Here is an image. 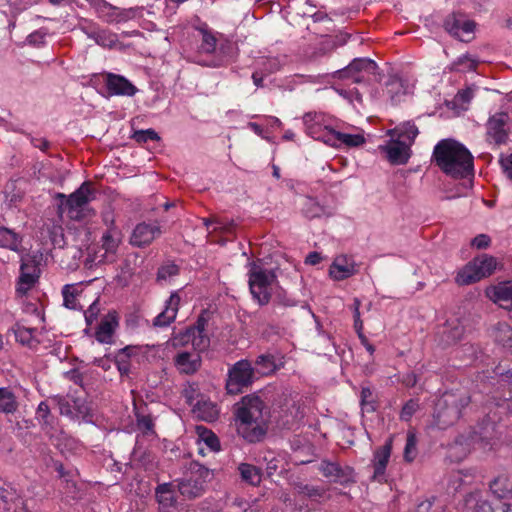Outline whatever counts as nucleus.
Wrapping results in <instances>:
<instances>
[{
  "label": "nucleus",
  "instance_id": "obj_63",
  "mask_svg": "<svg viewBox=\"0 0 512 512\" xmlns=\"http://www.w3.org/2000/svg\"><path fill=\"white\" fill-rule=\"evenodd\" d=\"M121 269L122 274L118 276L119 281H121L123 285H127L130 278L133 275L132 269L130 268V265L128 263H125Z\"/></svg>",
  "mask_w": 512,
  "mask_h": 512
},
{
  "label": "nucleus",
  "instance_id": "obj_42",
  "mask_svg": "<svg viewBox=\"0 0 512 512\" xmlns=\"http://www.w3.org/2000/svg\"><path fill=\"white\" fill-rule=\"evenodd\" d=\"M77 287L73 284H67L62 288L64 306L69 309L77 308Z\"/></svg>",
  "mask_w": 512,
  "mask_h": 512
},
{
  "label": "nucleus",
  "instance_id": "obj_47",
  "mask_svg": "<svg viewBox=\"0 0 512 512\" xmlns=\"http://www.w3.org/2000/svg\"><path fill=\"white\" fill-rule=\"evenodd\" d=\"M470 452V442L464 441L461 438L455 440L454 444L450 447V454L458 460L464 458Z\"/></svg>",
  "mask_w": 512,
  "mask_h": 512
},
{
  "label": "nucleus",
  "instance_id": "obj_64",
  "mask_svg": "<svg viewBox=\"0 0 512 512\" xmlns=\"http://www.w3.org/2000/svg\"><path fill=\"white\" fill-rule=\"evenodd\" d=\"M418 379L415 373L409 372L402 376L401 382L406 387H414L417 383Z\"/></svg>",
  "mask_w": 512,
  "mask_h": 512
},
{
  "label": "nucleus",
  "instance_id": "obj_46",
  "mask_svg": "<svg viewBox=\"0 0 512 512\" xmlns=\"http://www.w3.org/2000/svg\"><path fill=\"white\" fill-rule=\"evenodd\" d=\"M132 350V346H126L120 349L115 356V362L121 375H128L130 372V362L125 359V353Z\"/></svg>",
  "mask_w": 512,
  "mask_h": 512
},
{
  "label": "nucleus",
  "instance_id": "obj_55",
  "mask_svg": "<svg viewBox=\"0 0 512 512\" xmlns=\"http://www.w3.org/2000/svg\"><path fill=\"white\" fill-rule=\"evenodd\" d=\"M50 408L47 402L42 401L39 403L36 410V418L43 424L49 423Z\"/></svg>",
  "mask_w": 512,
  "mask_h": 512
},
{
  "label": "nucleus",
  "instance_id": "obj_3",
  "mask_svg": "<svg viewBox=\"0 0 512 512\" xmlns=\"http://www.w3.org/2000/svg\"><path fill=\"white\" fill-rule=\"evenodd\" d=\"M418 134L419 130L414 122H404L388 130L387 135L390 136V140L385 145H380L379 150L385 153L391 164H406L411 157V146Z\"/></svg>",
  "mask_w": 512,
  "mask_h": 512
},
{
  "label": "nucleus",
  "instance_id": "obj_39",
  "mask_svg": "<svg viewBox=\"0 0 512 512\" xmlns=\"http://www.w3.org/2000/svg\"><path fill=\"white\" fill-rule=\"evenodd\" d=\"M494 338L503 347H512V328L505 322L498 323L494 328Z\"/></svg>",
  "mask_w": 512,
  "mask_h": 512
},
{
  "label": "nucleus",
  "instance_id": "obj_31",
  "mask_svg": "<svg viewBox=\"0 0 512 512\" xmlns=\"http://www.w3.org/2000/svg\"><path fill=\"white\" fill-rule=\"evenodd\" d=\"M101 241H102V249L105 250V253L102 254L99 259H98V256H95V258L92 261L96 262V264L103 263L105 261L106 254H114L116 252L117 247L120 242V239L118 237L117 231L110 229V230H107L102 235Z\"/></svg>",
  "mask_w": 512,
  "mask_h": 512
},
{
  "label": "nucleus",
  "instance_id": "obj_59",
  "mask_svg": "<svg viewBox=\"0 0 512 512\" xmlns=\"http://www.w3.org/2000/svg\"><path fill=\"white\" fill-rule=\"evenodd\" d=\"M99 313V308L97 307L96 302L91 304L89 308L85 311V320L87 325H92L93 322L97 319Z\"/></svg>",
  "mask_w": 512,
  "mask_h": 512
},
{
  "label": "nucleus",
  "instance_id": "obj_7",
  "mask_svg": "<svg viewBox=\"0 0 512 512\" xmlns=\"http://www.w3.org/2000/svg\"><path fill=\"white\" fill-rule=\"evenodd\" d=\"M211 478L212 473L208 468L198 462H192L184 477L178 481V490L189 499L200 497Z\"/></svg>",
  "mask_w": 512,
  "mask_h": 512
},
{
  "label": "nucleus",
  "instance_id": "obj_36",
  "mask_svg": "<svg viewBox=\"0 0 512 512\" xmlns=\"http://www.w3.org/2000/svg\"><path fill=\"white\" fill-rule=\"evenodd\" d=\"M11 331L14 333L16 341H18L22 345L32 347L33 345L38 343V341L35 339L34 334L36 329L34 328H27L21 323L17 322L12 326Z\"/></svg>",
  "mask_w": 512,
  "mask_h": 512
},
{
  "label": "nucleus",
  "instance_id": "obj_60",
  "mask_svg": "<svg viewBox=\"0 0 512 512\" xmlns=\"http://www.w3.org/2000/svg\"><path fill=\"white\" fill-rule=\"evenodd\" d=\"M207 325V320L203 317H199L198 320L196 321L195 325L193 326H189L190 329H193V333L196 335V336H208L205 332V327Z\"/></svg>",
  "mask_w": 512,
  "mask_h": 512
},
{
  "label": "nucleus",
  "instance_id": "obj_52",
  "mask_svg": "<svg viewBox=\"0 0 512 512\" xmlns=\"http://www.w3.org/2000/svg\"><path fill=\"white\" fill-rule=\"evenodd\" d=\"M179 272V268L177 265L173 263H169L166 265H163L159 268L157 273V279L158 280H166L169 277L177 275Z\"/></svg>",
  "mask_w": 512,
  "mask_h": 512
},
{
  "label": "nucleus",
  "instance_id": "obj_54",
  "mask_svg": "<svg viewBox=\"0 0 512 512\" xmlns=\"http://www.w3.org/2000/svg\"><path fill=\"white\" fill-rule=\"evenodd\" d=\"M475 512H507V506L506 504H501L500 507L494 508L487 501H479L476 504Z\"/></svg>",
  "mask_w": 512,
  "mask_h": 512
},
{
  "label": "nucleus",
  "instance_id": "obj_48",
  "mask_svg": "<svg viewBox=\"0 0 512 512\" xmlns=\"http://www.w3.org/2000/svg\"><path fill=\"white\" fill-rule=\"evenodd\" d=\"M479 64V61L473 57H471L469 54H465L460 56L455 62L454 66L457 67H463L459 68L458 70H461L463 72L466 71H475L477 66Z\"/></svg>",
  "mask_w": 512,
  "mask_h": 512
},
{
  "label": "nucleus",
  "instance_id": "obj_29",
  "mask_svg": "<svg viewBox=\"0 0 512 512\" xmlns=\"http://www.w3.org/2000/svg\"><path fill=\"white\" fill-rule=\"evenodd\" d=\"M175 366L184 374H193L201 366V357L197 353L181 352L175 357Z\"/></svg>",
  "mask_w": 512,
  "mask_h": 512
},
{
  "label": "nucleus",
  "instance_id": "obj_26",
  "mask_svg": "<svg viewBox=\"0 0 512 512\" xmlns=\"http://www.w3.org/2000/svg\"><path fill=\"white\" fill-rule=\"evenodd\" d=\"M302 214L308 219L330 217L333 215L331 206L320 203L316 198L306 196L302 203Z\"/></svg>",
  "mask_w": 512,
  "mask_h": 512
},
{
  "label": "nucleus",
  "instance_id": "obj_44",
  "mask_svg": "<svg viewBox=\"0 0 512 512\" xmlns=\"http://www.w3.org/2000/svg\"><path fill=\"white\" fill-rule=\"evenodd\" d=\"M296 490L298 495L308 497L313 500L321 498L325 493V490L322 487L308 484H298L296 486Z\"/></svg>",
  "mask_w": 512,
  "mask_h": 512
},
{
  "label": "nucleus",
  "instance_id": "obj_45",
  "mask_svg": "<svg viewBox=\"0 0 512 512\" xmlns=\"http://www.w3.org/2000/svg\"><path fill=\"white\" fill-rule=\"evenodd\" d=\"M256 365L260 367L261 373L266 375L276 370L274 356L271 354H262L256 358Z\"/></svg>",
  "mask_w": 512,
  "mask_h": 512
},
{
  "label": "nucleus",
  "instance_id": "obj_10",
  "mask_svg": "<svg viewBox=\"0 0 512 512\" xmlns=\"http://www.w3.org/2000/svg\"><path fill=\"white\" fill-rule=\"evenodd\" d=\"M60 413L71 418H85L90 413V407L82 390L69 391L66 396L57 395L53 398Z\"/></svg>",
  "mask_w": 512,
  "mask_h": 512
},
{
  "label": "nucleus",
  "instance_id": "obj_61",
  "mask_svg": "<svg viewBox=\"0 0 512 512\" xmlns=\"http://www.w3.org/2000/svg\"><path fill=\"white\" fill-rule=\"evenodd\" d=\"M12 494L3 487H0V509L9 511L11 509V503L9 498Z\"/></svg>",
  "mask_w": 512,
  "mask_h": 512
},
{
  "label": "nucleus",
  "instance_id": "obj_15",
  "mask_svg": "<svg viewBox=\"0 0 512 512\" xmlns=\"http://www.w3.org/2000/svg\"><path fill=\"white\" fill-rule=\"evenodd\" d=\"M508 121L507 113H496L491 116L487 122V139L497 145H501L508 140Z\"/></svg>",
  "mask_w": 512,
  "mask_h": 512
},
{
  "label": "nucleus",
  "instance_id": "obj_58",
  "mask_svg": "<svg viewBox=\"0 0 512 512\" xmlns=\"http://www.w3.org/2000/svg\"><path fill=\"white\" fill-rule=\"evenodd\" d=\"M491 239L486 234L477 235L471 242L472 246L478 249H485L490 245Z\"/></svg>",
  "mask_w": 512,
  "mask_h": 512
},
{
  "label": "nucleus",
  "instance_id": "obj_35",
  "mask_svg": "<svg viewBox=\"0 0 512 512\" xmlns=\"http://www.w3.org/2000/svg\"><path fill=\"white\" fill-rule=\"evenodd\" d=\"M155 495L157 502L162 508L171 507L176 503L175 491L170 483L158 485Z\"/></svg>",
  "mask_w": 512,
  "mask_h": 512
},
{
  "label": "nucleus",
  "instance_id": "obj_16",
  "mask_svg": "<svg viewBox=\"0 0 512 512\" xmlns=\"http://www.w3.org/2000/svg\"><path fill=\"white\" fill-rule=\"evenodd\" d=\"M359 271V266L351 256H336L330 265L329 275L336 281L345 280Z\"/></svg>",
  "mask_w": 512,
  "mask_h": 512
},
{
  "label": "nucleus",
  "instance_id": "obj_32",
  "mask_svg": "<svg viewBox=\"0 0 512 512\" xmlns=\"http://www.w3.org/2000/svg\"><path fill=\"white\" fill-rule=\"evenodd\" d=\"M22 245V237L13 229L0 227V247L14 252H19Z\"/></svg>",
  "mask_w": 512,
  "mask_h": 512
},
{
  "label": "nucleus",
  "instance_id": "obj_50",
  "mask_svg": "<svg viewBox=\"0 0 512 512\" xmlns=\"http://www.w3.org/2000/svg\"><path fill=\"white\" fill-rule=\"evenodd\" d=\"M132 139L138 143H147L148 141H159L160 137L153 129L135 131Z\"/></svg>",
  "mask_w": 512,
  "mask_h": 512
},
{
  "label": "nucleus",
  "instance_id": "obj_12",
  "mask_svg": "<svg viewBox=\"0 0 512 512\" xmlns=\"http://www.w3.org/2000/svg\"><path fill=\"white\" fill-rule=\"evenodd\" d=\"M95 10L98 17L107 23H120L128 21L136 16V8L122 9L106 0H86Z\"/></svg>",
  "mask_w": 512,
  "mask_h": 512
},
{
  "label": "nucleus",
  "instance_id": "obj_8",
  "mask_svg": "<svg viewBox=\"0 0 512 512\" xmlns=\"http://www.w3.org/2000/svg\"><path fill=\"white\" fill-rule=\"evenodd\" d=\"M496 268V258L487 254H482L475 257L458 272L456 282L459 285H469L478 282L481 279L490 276Z\"/></svg>",
  "mask_w": 512,
  "mask_h": 512
},
{
  "label": "nucleus",
  "instance_id": "obj_1",
  "mask_svg": "<svg viewBox=\"0 0 512 512\" xmlns=\"http://www.w3.org/2000/svg\"><path fill=\"white\" fill-rule=\"evenodd\" d=\"M233 414L239 436L249 443L264 439L268 430V408L259 396L251 394L242 397L234 405Z\"/></svg>",
  "mask_w": 512,
  "mask_h": 512
},
{
  "label": "nucleus",
  "instance_id": "obj_24",
  "mask_svg": "<svg viewBox=\"0 0 512 512\" xmlns=\"http://www.w3.org/2000/svg\"><path fill=\"white\" fill-rule=\"evenodd\" d=\"M119 326V317L116 311L108 312L100 321L95 332V338L103 344H110L116 328Z\"/></svg>",
  "mask_w": 512,
  "mask_h": 512
},
{
  "label": "nucleus",
  "instance_id": "obj_49",
  "mask_svg": "<svg viewBox=\"0 0 512 512\" xmlns=\"http://www.w3.org/2000/svg\"><path fill=\"white\" fill-rule=\"evenodd\" d=\"M361 408L362 411L371 413L376 410V405L372 399V391L368 387H363L361 390Z\"/></svg>",
  "mask_w": 512,
  "mask_h": 512
},
{
  "label": "nucleus",
  "instance_id": "obj_38",
  "mask_svg": "<svg viewBox=\"0 0 512 512\" xmlns=\"http://www.w3.org/2000/svg\"><path fill=\"white\" fill-rule=\"evenodd\" d=\"M238 471L242 480L251 485H258L261 482V470L252 464L241 463Z\"/></svg>",
  "mask_w": 512,
  "mask_h": 512
},
{
  "label": "nucleus",
  "instance_id": "obj_9",
  "mask_svg": "<svg viewBox=\"0 0 512 512\" xmlns=\"http://www.w3.org/2000/svg\"><path fill=\"white\" fill-rule=\"evenodd\" d=\"M255 379V370L250 361L242 359L233 364L228 370L226 390L229 394H239L249 387Z\"/></svg>",
  "mask_w": 512,
  "mask_h": 512
},
{
  "label": "nucleus",
  "instance_id": "obj_19",
  "mask_svg": "<svg viewBox=\"0 0 512 512\" xmlns=\"http://www.w3.org/2000/svg\"><path fill=\"white\" fill-rule=\"evenodd\" d=\"M319 471L324 477L336 483H347L353 481L354 470L349 466L342 467L336 462L322 460Z\"/></svg>",
  "mask_w": 512,
  "mask_h": 512
},
{
  "label": "nucleus",
  "instance_id": "obj_40",
  "mask_svg": "<svg viewBox=\"0 0 512 512\" xmlns=\"http://www.w3.org/2000/svg\"><path fill=\"white\" fill-rule=\"evenodd\" d=\"M200 32L202 33L200 51L206 54H212L216 50V36L207 28H201Z\"/></svg>",
  "mask_w": 512,
  "mask_h": 512
},
{
  "label": "nucleus",
  "instance_id": "obj_25",
  "mask_svg": "<svg viewBox=\"0 0 512 512\" xmlns=\"http://www.w3.org/2000/svg\"><path fill=\"white\" fill-rule=\"evenodd\" d=\"M179 304L180 296L177 292L172 293L166 301L165 309L154 318L153 325L155 327H166L170 325L176 318Z\"/></svg>",
  "mask_w": 512,
  "mask_h": 512
},
{
  "label": "nucleus",
  "instance_id": "obj_20",
  "mask_svg": "<svg viewBox=\"0 0 512 512\" xmlns=\"http://www.w3.org/2000/svg\"><path fill=\"white\" fill-rule=\"evenodd\" d=\"M485 295L494 303L502 308L512 307V281H501L495 285H490L485 290Z\"/></svg>",
  "mask_w": 512,
  "mask_h": 512
},
{
  "label": "nucleus",
  "instance_id": "obj_14",
  "mask_svg": "<svg viewBox=\"0 0 512 512\" xmlns=\"http://www.w3.org/2000/svg\"><path fill=\"white\" fill-rule=\"evenodd\" d=\"M464 333V325L459 319L454 318L447 320L437 329L436 339L439 345L446 348L460 341L463 338Z\"/></svg>",
  "mask_w": 512,
  "mask_h": 512
},
{
  "label": "nucleus",
  "instance_id": "obj_53",
  "mask_svg": "<svg viewBox=\"0 0 512 512\" xmlns=\"http://www.w3.org/2000/svg\"><path fill=\"white\" fill-rule=\"evenodd\" d=\"M205 444L210 448L211 451H219L220 450V441L218 437L211 431H204L201 435Z\"/></svg>",
  "mask_w": 512,
  "mask_h": 512
},
{
  "label": "nucleus",
  "instance_id": "obj_2",
  "mask_svg": "<svg viewBox=\"0 0 512 512\" xmlns=\"http://www.w3.org/2000/svg\"><path fill=\"white\" fill-rule=\"evenodd\" d=\"M433 159L443 173L455 179H468L471 185L473 156L464 145L451 139L441 140L434 147Z\"/></svg>",
  "mask_w": 512,
  "mask_h": 512
},
{
  "label": "nucleus",
  "instance_id": "obj_57",
  "mask_svg": "<svg viewBox=\"0 0 512 512\" xmlns=\"http://www.w3.org/2000/svg\"><path fill=\"white\" fill-rule=\"evenodd\" d=\"M280 287L274 292L275 298L274 303L284 307H291L295 305V301L287 296L286 292L281 290Z\"/></svg>",
  "mask_w": 512,
  "mask_h": 512
},
{
  "label": "nucleus",
  "instance_id": "obj_43",
  "mask_svg": "<svg viewBox=\"0 0 512 512\" xmlns=\"http://www.w3.org/2000/svg\"><path fill=\"white\" fill-rule=\"evenodd\" d=\"M418 454L417 438L412 431H408L406 437V444L404 448V459L407 462H412Z\"/></svg>",
  "mask_w": 512,
  "mask_h": 512
},
{
  "label": "nucleus",
  "instance_id": "obj_22",
  "mask_svg": "<svg viewBox=\"0 0 512 512\" xmlns=\"http://www.w3.org/2000/svg\"><path fill=\"white\" fill-rule=\"evenodd\" d=\"M193 329L187 327L184 331H180L175 334L171 339L170 343L173 347H183L191 343L193 348L198 351H204L210 344L208 336H196L193 333Z\"/></svg>",
  "mask_w": 512,
  "mask_h": 512
},
{
  "label": "nucleus",
  "instance_id": "obj_28",
  "mask_svg": "<svg viewBox=\"0 0 512 512\" xmlns=\"http://www.w3.org/2000/svg\"><path fill=\"white\" fill-rule=\"evenodd\" d=\"M330 136V139H328V145L336 148L359 147L365 143V138L361 134H349L333 130V133Z\"/></svg>",
  "mask_w": 512,
  "mask_h": 512
},
{
  "label": "nucleus",
  "instance_id": "obj_51",
  "mask_svg": "<svg viewBox=\"0 0 512 512\" xmlns=\"http://www.w3.org/2000/svg\"><path fill=\"white\" fill-rule=\"evenodd\" d=\"M418 408H419L418 401L415 399H410L402 407V410L400 412V419L402 421H406V422L410 421V419L415 414V412L418 410Z\"/></svg>",
  "mask_w": 512,
  "mask_h": 512
},
{
  "label": "nucleus",
  "instance_id": "obj_4",
  "mask_svg": "<svg viewBox=\"0 0 512 512\" xmlns=\"http://www.w3.org/2000/svg\"><path fill=\"white\" fill-rule=\"evenodd\" d=\"M471 403L466 391L455 390L444 392L435 402L433 411L434 425L439 429H447L464 415Z\"/></svg>",
  "mask_w": 512,
  "mask_h": 512
},
{
  "label": "nucleus",
  "instance_id": "obj_56",
  "mask_svg": "<svg viewBox=\"0 0 512 512\" xmlns=\"http://www.w3.org/2000/svg\"><path fill=\"white\" fill-rule=\"evenodd\" d=\"M214 231H219L223 234L232 235L235 232V224L233 221L216 220Z\"/></svg>",
  "mask_w": 512,
  "mask_h": 512
},
{
  "label": "nucleus",
  "instance_id": "obj_62",
  "mask_svg": "<svg viewBox=\"0 0 512 512\" xmlns=\"http://www.w3.org/2000/svg\"><path fill=\"white\" fill-rule=\"evenodd\" d=\"M500 163L508 178L512 180V153L507 156L501 157Z\"/></svg>",
  "mask_w": 512,
  "mask_h": 512
},
{
  "label": "nucleus",
  "instance_id": "obj_41",
  "mask_svg": "<svg viewBox=\"0 0 512 512\" xmlns=\"http://www.w3.org/2000/svg\"><path fill=\"white\" fill-rule=\"evenodd\" d=\"M197 410L199 416L205 421H214L218 418L219 411L217 406L212 402L198 403Z\"/></svg>",
  "mask_w": 512,
  "mask_h": 512
},
{
  "label": "nucleus",
  "instance_id": "obj_27",
  "mask_svg": "<svg viewBox=\"0 0 512 512\" xmlns=\"http://www.w3.org/2000/svg\"><path fill=\"white\" fill-rule=\"evenodd\" d=\"M37 279L36 267L32 262H22L16 292L21 296L25 295L34 286Z\"/></svg>",
  "mask_w": 512,
  "mask_h": 512
},
{
  "label": "nucleus",
  "instance_id": "obj_18",
  "mask_svg": "<svg viewBox=\"0 0 512 512\" xmlns=\"http://www.w3.org/2000/svg\"><path fill=\"white\" fill-rule=\"evenodd\" d=\"M392 452V438L387 439L385 444L377 448L373 453L371 461L373 467L372 480L382 482Z\"/></svg>",
  "mask_w": 512,
  "mask_h": 512
},
{
  "label": "nucleus",
  "instance_id": "obj_21",
  "mask_svg": "<svg viewBox=\"0 0 512 512\" xmlns=\"http://www.w3.org/2000/svg\"><path fill=\"white\" fill-rule=\"evenodd\" d=\"M105 85L108 94L119 96H133L137 92V88L124 76L107 73L105 75Z\"/></svg>",
  "mask_w": 512,
  "mask_h": 512
},
{
  "label": "nucleus",
  "instance_id": "obj_13",
  "mask_svg": "<svg viewBox=\"0 0 512 512\" xmlns=\"http://www.w3.org/2000/svg\"><path fill=\"white\" fill-rule=\"evenodd\" d=\"M444 28L453 37H456L461 41L469 42L473 38L476 22L474 20L467 19L461 13H452L446 17L444 21Z\"/></svg>",
  "mask_w": 512,
  "mask_h": 512
},
{
  "label": "nucleus",
  "instance_id": "obj_11",
  "mask_svg": "<svg viewBox=\"0 0 512 512\" xmlns=\"http://www.w3.org/2000/svg\"><path fill=\"white\" fill-rule=\"evenodd\" d=\"M378 66L368 58L354 59L345 69L340 71V78L352 79L354 83L380 81L377 77Z\"/></svg>",
  "mask_w": 512,
  "mask_h": 512
},
{
  "label": "nucleus",
  "instance_id": "obj_33",
  "mask_svg": "<svg viewBox=\"0 0 512 512\" xmlns=\"http://www.w3.org/2000/svg\"><path fill=\"white\" fill-rule=\"evenodd\" d=\"M386 92L390 97L391 103L396 105L401 101L402 96L407 93V87L401 78L392 76L386 83Z\"/></svg>",
  "mask_w": 512,
  "mask_h": 512
},
{
  "label": "nucleus",
  "instance_id": "obj_6",
  "mask_svg": "<svg viewBox=\"0 0 512 512\" xmlns=\"http://www.w3.org/2000/svg\"><path fill=\"white\" fill-rule=\"evenodd\" d=\"M249 290L253 299L260 305H267L272 295L279 288V281L273 269H267L262 264L252 262L248 270Z\"/></svg>",
  "mask_w": 512,
  "mask_h": 512
},
{
  "label": "nucleus",
  "instance_id": "obj_5",
  "mask_svg": "<svg viewBox=\"0 0 512 512\" xmlns=\"http://www.w3.org/2000/svg\"><path fill=\"white\" fill-rule=\"evenodd\" d=\"M56 199L59 200L58 213L66 212L71 220L82 221L96 214L90 206V203L95 199V189L89 181L83 182L78 189L68 196L57 193Z\"/></svg>",
  "mask_w": 512,
  "mask_h": 512
},
{
  "label": "nucleus",
  "instance_id": "obj_23",
  "mask_svg": "<svg viewBox=\"0 0 512 512\" xmlns=\"http://www.w3.org/2000/svg\"><path fill=\"white\" fill-rule=\"evenodd\" d=\"M161 228L157 224L139 223L133 230L130 243L137 247H144L160 236Z\"/></svg>",
  "mask_w": 512,
  "mask_h": 512
},
{
  "label": "nucleus",
  "instance_id": "obj_30",
  "mask_svg": "<svg viewBox=\"0 0 512 512\" xmlns=\"http://www.w3.org/2000/svg\"><path fill=\"white\" fill-rule=\"evenodd\" d=\"M19 400L11 387H0V413L13 415L19 410Z\"/></svg>",
  "mask_w": 512,
  "mask_h": 512
},
{
  "label": "nucleus",
  "instance_id": "obj_34",
  "mask_svg": "<svg viewBox=\"0 0 512 512\" xmlns=\"http://www.w3.org/2000/svg\"><path fill=\"white\" fill-rule=\"evenodd\" d=\"M490 490L496 498L507 499L512 493V484L506 476L500 475L491 481Z\"/></svg>",
  "mask_w": 512,
  "mask_h": 512
},
{
  "label": "nucleus",
  "instance_id": "obj_37",
  "mask_svg": "<svg viewBox=\"0 0 512 512\" xmlns=\"http://www.w3.org/2000/svg\"><path fill=\"white\" fill-rule=\"evenodd\" d=\"M136 427L145 436H155L154 418L150 414H144L140 410L135 411Z\"/></svg>",
  "mask_w": 512,
  "mask_h": 512
},
{
  "label": "nucleus",
  "instance_id": "obj_17",
  "mask_svg": "<svg viewBox=\"0 0 512 512\" xmlns=\"http://www.w3.org/2000/svg\"><path fill=\"white\" fill-rule=\"evenodd\" d=\"M307 133L314 139L324 142L328 145V139L333 133V128L325 123L322 115L306 114L304 116Z\"/></svg>",
  "mask_w": 512,
  "mask_h": 512
}]
</instances>
